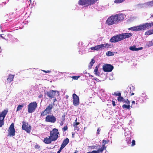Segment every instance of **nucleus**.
<instances>
[{"instance_id": "13", "label": "nucleus", "mask_w": 153, "mask_h": 153, "mask_svg": "<svg viewBox=\"0 0 153 153\" xmlns=\"http://www.w3.org/2000/svg\"><path fill=\"white\" fill-rule=\"evenodd\" d=\"M110 45L108 43H105L97 45V46L98 51L100 50H102L105 48H108L110 47Z\"/></svg>"}, {"instance_id": "22", "label": "nucleus", "mask_w": 153, "mask_h": 153, "mask_svg": "<svg viewBox=\"0 0 153 153\" xmlns=\"http://www.w3.org/2000/svg\"><path fill=\"white\" fill-rule=\"evenodd\" d=\"M128 105L124 104L122 105V108L123 109H130V104H127Z\"/></svg>"}, {"instance_id": "57", "label": "nucleus", "mask_w": 153, "mask_h": 153, "mask_svg": "<svg viewBox=\"0 0 153 153\" xmlns=\"http://www.w3.org/2000/svg\"><path fill=\"white\" fill-rule=\"evenodd\" d=\"M68 97V96H67V98Z\"/></svg>"}, {"instance_id": "26", "label": "nucleus", "mask_w": 153, "mask_h": 153, "mask_svg": "<svg viewBox=\"0 0 153 153\" xmlns=\"http://www.w3.org/2000/svg\"><path fill=\"white\" fill-rule=\"evenodd\" d=\"M114 55L113 53L110 51H108L106 53V55L108 56H113Z\"/></svg>"}, {"instance_id": "3", "label": "nucleus", "mask_w": 153, "mask_h": 153, "mask_svg": "<svg viewBox=\"0 0 153 153\" xmlns=\"http://www.w3.org/2000/svg\"><path fill=\"white\" fill-rule=\"evenodd\" d=\"M132 35V33H127L119 34L112 37L110 41L111 42H116L124 39L129 38Z\"/></svg>"}, {"instance_id": "42", "label": "nucleus", "mask_w": 153, "mask_h": 153, "mask_svg": "<svg viewBox=\"0 0 153 153\" xmlns=\"http://www.w3.org/2000/svg\"><path fill=\"white\" fill-rule=\"evenodd\" d=\"M150 46H152L153 45V39L149 42Z\"/></svg>"}, {"instance_id": "27", "label": "nucleus", "mask_w": 153, "mask_h": 153, "mask_svg": "<svg viewBox=\"0 0 153 153\" xmlns=\"http://www.w3.org/2000/svg\"><path fill=\"white\" fill-rule=\"evenodd\" d=\"M125 0H115L114 1V3L116 4H119L122 3Z\"/></svg>"}, {"instance_id": "7", "label": "nucleus", "mask_w": 153, "mask_h": 153, "mask_svg": "<svg viewBox=\"0 0 153 153\" xmlns=\"http://www.w3.org/2000/svg\"><path fill=\"white\" fill-rule=\"evenodd\" d=\"M8 112V110H4L0 113V127H2L4 124V120Z\"/></svg>"}, {"instance_id": "52", "label": "nucleus", "mask_w": 153, "mask_h": 153, "mask_svg": "<svg viewBox=\"0 0 153 153\" xmlns=\"http://www.w3.org/2000/svg\"><path fill=\"white\" fill-rule=\"evenodd\" d=\"M61 152V151H59V150L58 152H57V153H60V152Z\"/></svg>"}, {"instance_id": "15", "label": "nucleus", "mask_w": 153, "mask_h": 153, "mask_svg": "<svg viewBox=\"0 0 153 153\" xmlns=\"http://www.w3.org/2000/svg\"><path fill=\"white\" fill-rule=\"evenodd\" d=\"M109 142V140H102V147H101V146H99L101 147V148L99 149L102 152L104 150L106 149V147L105 146V145L106 144L108 143Z\"/></svg>"}, {"instance_id": "30", "label": "nucleus", "mask_w": 153, "mask_h": 153, "mask_svg": "<svg viewBox=\"0 0 153 153\" xmlns=\"http://www.w3.org/2000/svg\"><path fill=\"white\" fill-rule=\"evenodd\" d=\"M113 95L118 96V97H120L121 96V94L120 92H119L117 93L116 92H114V94H113Z\"/></svg>"}, {"instance_id": "36", "label": "nucleus", "mask_w": 153, "mask_h": 153, "mask_svg": "<svg viewBox=\"0 0 153 153\" xmlns=\"http://www.w3.org/2000/svg\"><path fill=\"white\" fill-rule=\"evenodd\" d=\"M34 148L35 149H39L40 148V146L39 145L36 144L34 146Z\"/></svg>"}, {"instance_id": "50", "label": "nucleus", "mask_w": 153, "mask_h": 153, "mask_svg": "<svg viewBox=\"0 0 153 153\" xmlns=\"http://www.w3.org/2000/svg\"><path fill=\"white\" fill-rule=\"evenodd\" d=\"M42 97V95H40L39 96V98H41V97Z\"/></svg>"}, {"instance_id": "28", "label": "nucleus", "mask_w": 153, "mask_h": 153, "mask_svg": "<svg viewBox=\"0 0 153 153\" xmlns=\"http://www.w3.org/2000/svg\"><path fill=\"white\" fill-rule=\"evenodd\" d=\"M152 33L151 30H150L145 32V35H149L152 34Z\"/></svg>"}, {"instance_id": "29", "label": "nucleus", "mask_w": 153, "mask_h": 153, "mask_svg": "<svg viewBox=\"0 0 153 153\" xmlns=\"http://www.w3.org/2000/svg\"><path fill=\"white\" fill-rule=\"evenodd\" d=\"M90 49L91 50L98 51L97 45L91 47Z\"/></svg>"}, {"instance_id": "54", "label": "nucleus", "mask_w": 153, "mask_h": 153, "mask_svg": "<svg viewBox=\"0 0 153 153\" xmlns=\"http://www.w3.org/2000/svg\"><path fill=\"white\" fill-rule=\"evenodd\" d=\"M152 17H153V15L152 16Z\"/></svg>"}, {"instance_id": "51", "label": "nucleus", "mask_w": 153, "mask_h": 153, "mask_svg": "<svg viewBox=\"0 0 153 153\" xmlns=\"http://www.w3.org/2000/svg\"><path fill=\"white\" fill-rule=\"evenodd\" d=\"M151 31H152V34H153V29L151 30Z\"/></svg>"}, {"instance_id": "55", "label": "nucleus", "mask_w": 153, "mask_h": 153, "mask_svg": "<svg viewBox=\"0 0 153 153\" xmlns=\"http://www.w3.org/2000/svg\"><path fill=\"white\" fill-rule=\"evenodd\" d=\"M91 77H93V76H92V75H91Z\"/></svg>"}, {"instance_id": "24", "label": "nucleus", "mask_w": 153, "mask_h": 153, "mask_svg": "<svg viewBox=\"0 0 153 153\" xmlns=\"http://www.w3.org/2000/svg\"><path fill=\"white\" fill-rule=\"evenodd\" d=\"M24 105V104H23L22 105H18L16 111H18L22 109V108Z\"/></svg>"}, {"instance_id": "35", "label": "nucleus", "mask_w": 153, "mask_h": 153, "mask_svg": "<svg viewBox=\"0 0 153 153\" xmlns=\"http://www.w3.org/2000/svg\"><path fill=\"white\" fill-rule=\"evenodd\" d=\"M135 145V141L134 140H133L131 142V146H134Z\"/></svg>"}, {"instance_id": "6", "label": "nucleus", "mask_w": 153, "mask_h": 153, "mask_svg": "<svg viewBox=\"0 0 153 153\" xmlns=\"http://www.w3.org/2000/svg\"><path fill=\"white\" fill-rule=\"evenodd\" d=\"M37 107L36 102L34 101L30 103L28 105L27 111L29 113H31L34 112Z\"/></svg>"}, {"instance_id": "58", "label": "nucleus", "mask_w": 153, "mask_h": 153, "mask_svg": "<svg viewBox=\"0 0 153 153\" xmlns=\"http://www.w3.org/2000/svg\"><path fill=\"white\" fill-rule=\"evenodd\" d=\"M51 153H52V152H51Z\"/></svg>"}, {"instance_id": "18", "label": "nucleus", "mask_w": 153, "mask_h": 153, "mask_svg": "<svg viewBox=\"0 0 153 153\" xmlns=\"http://www.w3.org/2000/svg\"><path fill=\"white\" fill-rule=\"evenodd\" d=\"M143 47H140V48H136V46L135 45H133V46H131L129 48V49L131 50V51H138L139 50H141L142 49Z\"/></svg>"}, {"instance_id": "17", "label": "nucleus", "mask_w": 153, "mask_h": 153, "mask_svg": "<svg viewBox=\"0 0 153 153\" xmlns=\"http://www.w3.org/2000/svg\"><path fill=\"white\" fill-rule=\"evenodd\" d=\"M88 0H79L78 4L81 5H88Z\"/></svg>"}, {"instance_id": "12", "label": "nucleus", "mask_w": 153, "mask_h": 153, "mask_svg": "<svg viewBox=\"0 0 153 153\" xmlns=\"http://www.w3.org/2000/svg\"><path fill=\"white\" fill-rule=\"evenodd\" d=\"M113 68V66L109 64H106L103 66V69L105 72H111Z\"/></svg>"}, {"instance_id": "9", "label": "nucleus", "mask_w": 153, "mask_h": 153, "mask_svg": "<svg viewBox=\"0 0 153 153\" xmlns=\"http://www.w3.org/2000/svg\"><path fill=\"white\" fill-rule=\"evenodd\" d=\"M45 121L47 122L54 123L56 121V118L53 114L48 115L45 117Z\"/></svg>"}, {"instance_id": "14", "label": "nucleus", "mask_w": 153, "mask_h": 153, "mask_svg": "<svg viewBox=\"0 0 153 153\" xmlns=\"http://www.w3.org/2000/svg\"><path fill=\"white\" fill-rule=\"evenodd\" d=\"M57 91H53V90H51L47 92V96L51 98H53L55 96L56 92Z\"/></svg>"}, {"instance_id": "20", "label": "nucleus", "mask_w": 153, "mask_h": 153, "mask_svg": "<svg viewBox=\"0 0 153 153\" xmlns=\"http://www.w3.org/2000/svg\"><path fill=\"white\" fill-rule=\"evenodd\" d=\"M69 140L68 138L65 139L63 141L62 145L65 147L66 145L69 143Z\"/></svg>"}, {"instance_id": "37", "label": "nucleus", "mask_w": 153, "mask_h": 153, "mask_svg": "<svg viewBox=\"0 0 153 153\" xmlns=\"http://www.w3.org/2000/svg\"><path fill=\"white\" fill-rule=\"evenodd\" d=\"M89 148L90 149H96V146H90Z\"/></svg>"}, {"instance_id": "38", "label": "nucleus", "mask_w": 153, "mask_h": 153, "mask_svg": "<svg viewBox=\"0 0 153 153\" xmlns=\"http://www.w3.org/2000/svg\"><path fill=\"white\" fill-rule=\"evenodd\" d=\"M148 4L151 6H153V1H149L148 2Z\"/></svg>"}, {"instance_id": "25", "label": "nucleus", "mask_w": 153, "mask_h": 153, "mask_svg": "<svg viewBox=\"0 0 153 153\" xmlns=\"http://www.w3.org/2000/svg\"><path fill=\"white\" fill-rule=\"evenodd\" d=\"M100 152L102 153V152L99 149L97 150H93L91 152H87V153H99Z\"/></svg>"}, {"instance_id": "5", "label": "nucleus", "mask_w": 153, "mask_h": 153, "mask_svg": "<svg viewBox=\"0 0 153 153\" xmlns=\"http://www.w3.org/2000/svg\"><path fill=\"white\" fill-rule=\"evenodd\" d=\"M54 105V103L49 104L46 109L41 113V116H44L50 114L52 112V109Z\"/></svg>"}, {"instance_id": "23", "label": "nucleus", "mask_w": 153, "mask_h": 153, "mask_svg": "<svg viewBox=\"0 0 153 153\" xmlns=\"http://www.w3.org/2000/svg\"><path fill=\"white\" fill-rule=\"evenodd\" d=\"M94 72L96 75L99 76L100 75V73L98 72V68L97 66L95 67L94 70Z\"/></svg>"}, {"instance_id": "49", "label": "nucleus", "mask_w": 153, "mask_h": 153, "mask_svg": "<svg viewBox=\"0 0 153 153\" xmlns=\"http://www.w3.org/2000/svg\"><path fill=\"white\" fill-rule=\"evenodd\" d=\"M135 101H133L132 102V104H135Z\"/></svg>"}, {"instance_id": "44", "label": "nucleus", "mask_w": 153, "mask_h": 153, "mask_svg": "<svg viewBox=\"0 0 153 153\" xmlns=\"http://www.w3.org/2000/svg\"><path fill=\"white\" fill-rule=\"evenodd\" d=\"M112 104L114 106H115L116 105L115 103V102L114 101H112Z\"/></svg>"}, {"instance_id": "16", "label": "nucleus", "mask_w": 153, "mask_h": 153, "mask_svg": "<svg viewBox=\"0 0 153 153\" xmlns=\"http://www.w3.org/2000/svg\"><path fill=\"white\" fill-rule=\"evenodd\" d=\"M117 100L119 102H123L127 104H130V101L127 99H125L123 97L121 96L120 97H118Z\"/></svg>"}, {"instance_id": "56", "label": "nucleus", "mask_w": 153, "mask_h": 153, "mask_svg": "<svg viewBox=\"0 0 153 153\" xmlns=\"http://www.w3.org/2000/svg\"><path fill=\"white\" fill-rule=\"evenodd\" d=\"M29 1L31 2V0H29Z\"/></svg>"}, {"instance_id": "11", "label": "nucleus", "mask_w": 153, "mask_h": 153, "mask_svg": "<svg viewBox=\"0 0 153 153\" xmlns=\"http://www.w3.org/2000/svg\"><path fill=\"white\" fill-rule=\"evenodd\" d=\"M72 96L74 105L75 106L79 105V100L78 96L75 94H73Z\"/></svg>"}, {"instance_id": "53", "label": "nucleus", "mask_w": 153, "mask_h": 153, "mask_svg": "<svg viewBox=\"0 0 153 153\" xmlns=\"http://www.w3.org/2000/svg\"><path fill=\"white\" fill-rule=\"evenodd\" d=\"M56 100V98H55L54 100V101L53 102V103H54V102H55V101Z\"/></svg>"}, {"instance_id": "2", "label": "nucleus", "mask_w": 153, "mask_h": 153, "mask_svg": "<svg viewBox=\"0 0 153 153\" xmlns=\"http://www.w3.org/2000/svg\"><path fill=\"white\" fill-rule=\"evenodd\" d=\"M125 17V15L122 13L112 15L108 18L106 23L109 25L117 24L119 22L122 21Z\"/></svg>"}, {"instance_id": "8", "label": "nucleus", "mask_w": 153, "mask_h": 153, "mask_svg": "<svg viewBox=\"0 0 153 153\" xmlns=\"http://www.w3.org/2000/svg\"><path fill=\"white\" fill-rule=\"evenodd\" d=\"M22 128L23 130H25L28 133L30 132L31 126L28 124V123H26L25 121L22 122Z\"/></svg>"}, {"instance_id": "47", "label": "nucleus", "mask_w": 153, "mask_h": 153, "mask_svg": "<svg viewBox=\"0 0 153 153\" xmlns=\"http://www.w3.org/2000/svg\"><path fill=\"white\" fill-rule=\"evenodd\" d=\"M72 137L74 138V132H72Z\"/></svg>"}, {"instance_id": "32", "label": "nucleus", "mask_w": 153, "mask_h": 153, "mask_svg": "<svg viewBox=\"0 0 153 153\" xmlns=\"http://www.w3.org/2000/svg\"><path fill=\"white\" fill-rule=\"evenodd\" d=\"M131 88L133 90L132 91H133V90H134L135 89V88H134V87L133 86H132L130 88V89L131 90V91H130V93H131V96H132L133 95H134V93L133 92L131 93Z\"/></svg>"}, {"instance_id": "33", "label": "nucleus", "mask_w": 153, "mask_h": 153, "mask_svg": "<svg viewBox=\"0 0 153 153\" xmlns=\"http://www.w3.org/2000/svg\"><path fill=\"white\" fill-rule=\"evenodd\" d=\"M68 129V127L67 126H66L62 128V129L63 132H65Z\"/></svg>"}, {"instance_id": "39", "label": "nucleus", "mask_w": 153, "mask_h": 153, "mask_svg": "<svg viewBox=\"0 0 153 153\" xmlns=\"http://www.w3.org/2000/svg\"><path fill=\"white\" fill-rule=\"evenodd\" d=\"M62 121H65V115H63L62 116Z\"/></svg>"}, {"instance_id": "10", "label": "nucleus", "mask_w": 153, "mask_h": 153, "mask_svg": "<svg viewBox=\"0 0 153 153\" xmlns=\"http://www.w3.org/2000/svg\"><path fill=\"white\" fill-rule=\"evenodd\" d=\"M14 127V123H12L9 128V135L12 136H14L15 135V130Z\"/></svg>"}, {"instance_id": "46", "label": "nucleus", "mask_w": 153, "mask_h": 153, "mask_svg": "<svg viewBox=\"0 0 153 153\" xmlns=\"http://www.w3.org/2000/svg\"><path fill=\"white\" fill-rule=\"evenodd\" d=\"M64 122V121H62L60 123V125L62 126L63 124H64L63 122Z\"/></svg>"}, {"instance_id": "19", "label": "nucleus", "mask_w": 153, "mask_h": 153, "mask_svg": "<svg viewBox=\"0 0 153 153\" xmlns=\"http://www.w3.org/2000/svg\"><path fill=\"white\" fill-rule=\"evenodd\" d=\"M14 76V75L10 74L9 75L8 77L7 78V80L9 82H11L13 81Z\"/></svg>"}, {"instance_id": "48", "label": "nucleus", "mask_w": 153, "mask_h": 153, "mask_svg": "<svg viewBox=\"0 0 153 153\" xmlns=\"http://www.w3.org/2000/svg\"><path fill=\"white\" fill-rule=\"evenodd\" d=\"M13 41H18V40L17 39L15 38L13 39Z\"/></svg>"}, {"instance_id": "43", "label": "nucleus", "mask_w": 153, "mask_h": 153, "mask_svg": "<svg viewBox=\"0 0 153 153\" xmlns=\"http://www.w3.org/2000/svg\"><path fill=\"white\" fill-rule=\"evenodd\" d=\"M43 71L45 73H50L51 72V71H45V70H43Z\"/></svg>"}, {"instance_id": "34", "label": "nucleus", "mask_w": 153, "mask_h": 153, "mask_svg": "<svg viewBox=\"0 0 153 153\" xmlns=\"http://www.w3.org/2000/svg\"><path fill=\"white\" fill-rule=\"evenodd\" d=\"M80 77V76H73L72 78L73 79H75V80H77L78 78Z\"/></svg>"}, {"instance_id": "21", "label": "nucleus", "mask_w": 153, "mask_h": 153, "mask_svg": "<svg viewBox=\"0 0 153 153\" xmlns=\"http://www.w3.org/2000/svg\"><path fill=\"white\" fill-rule=\"evenodd\" d=\"M95 62V60L94 59H92L88 65V67L89 69H91V68L92 66L93 65V64Z\"/></svg>"}, {"instance_id": "31", "label": "nucleus", "mask_w": 153, "mask_h": 153, "mask_svg": "<svg viewBox=\"0 0 153 153\" xmlns=\"http://www.w3.org/2000/svg\"><path fill=\"white\" fill-rule=\"evenodd\" d=\"M79 124V123L78 122H77V119L75 120V122H74L73 124V126H75L78 125Z\"/></svg>"}, {"instance_id": "40", "label": "nucleus", "mask_w": 153, "mask_h": 153, "mask_svg": "<svg viewBox=\"0 0 153 153\" xmlns=\"http://www.w3.org/2000/svg\"><path fill=\"white\" fill-rule=\"evenodd\" d=\"M73 126L74 128V130H77V131H78L79 130V127H78L77 126Z\"/></svg>"}, {"instance_id": "45", "label": "nucleus", "mask_w": 153, "mask_h": 153, "mask_svg": "<svg viewBox=\"0 0 153 153\" xmlns=\"http://www.w3.org/2000/svg\"><path fill=\"white\" fill-rule=\"evenodd\" d=\"M100 129L99 128H98L97 129V133L98 134H100Z\"/></svg>"}, {"instance_id": "4", "label": "nucleus", "mask_w": 153, "mask_h": 153, "mask_svg": "<svg viewBox=\"0 0 153 153\" xmlns=\"http://www.w3.org/2000/svg\"><path fill=\"white\" fill-rule=\"evenodd\" d=\"M153 27V22L146 23L142 25H139L130 27L128 29L129 30L133 31H140L142 30H145Z\"/></svg>"}, {"instance_id": "1", "label": "nucleus", "mask_w": 153, "mask_h": 153, "mask_svg": "<svg viewBox=\"0 0 153 153\" xmlns=\"http://www.w3.org/2000/svg\"><path fill=\"white\" fill-rule=\"evenodd\" d=\"M59 132L58 129L56 128H53L50 132V136L44 138L43 142L46 144H50L52 141H55L57 140L59 137Z\"/></svg>"}, {"instance_id": "41", "label": "nucleus", "mask_w": 153, "mask_h": 153, "mask_svg": "<svg viewBox=\"0 0 153 153\" xmlns=\"http://www.w3.org/2000/svg\"><path fill=\"white\" fill-rule=\"evenodd\" d=\"M65 147L62 145H61V147H60L59 150L60 151H61V150L64 148Z\"/></svg>"}]
</instances>
